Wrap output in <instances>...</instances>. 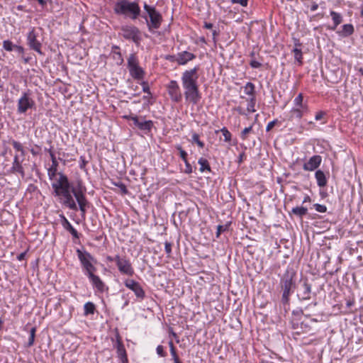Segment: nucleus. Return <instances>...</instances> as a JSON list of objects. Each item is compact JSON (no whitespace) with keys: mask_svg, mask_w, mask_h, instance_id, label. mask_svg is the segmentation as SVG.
<instances>
[{"mask_svg":"<svg viewBox=\"0 0 363 363\" xmlns=\"http://www.w3.org/2000/svg\"><path fill=\"white\" fill-rule=\"evenodd\" d=\"M84 313L86 315L93 314L95 311V306L91 302H87L84 304Z\"/></svg>","mask_w":363,"mask_h":363,"instance_id":"nucleus-31","label":"nucleus"},{"mask_svg":"<svg viewBox=\"0 0 363 363\" xmlns=\"http://www.w3.org/2000/svg\"><path fill=\"white\" fill-rule=\"evenodd\" d=\"M120 48L117 45H113L111 50V54L113 55V58L116 61L118 65H121L123 62V59L121 52L119 51Z\"/></svg>","mask_w":363,"mask_h":363,"instance_id":"nucleus-25","label":"nucleus"},{"mask_svg":"<svg viewBox=\"0 0 363 363\" xmlns=\"http://www.w3.org/2000/svg\"><path fill=\"white\" fill-rule=\"evenodd\" d=\"M303 94L301 93H300L295 99H294V103L296 106H300V107H302V103H303Z\"/></svg>","mask_w":363,"mask_h":363,"instance_id":"nucleus-42","label":"nucleus"},{"mask_svg":"<svg viewBox=\"0 0 363 363\" xmlns=\"http://www.w3.org/2000/svg\"><path fill=\"white\" fill-rule=\"evenodd\" d=\"M169 349H170V353H171V355L172 357V359H175V358H179L177 354V351H176V349L174 347V343L172 340H170L169 342Z\"/></svg>","mask_w":363,"mask_h":363,"instance_id":"nucleus-39","label":"nucleus"},{"mask_svg":"<svg viewBox=\"0 0 363 363\" xmlns=\"http://www.w3.org/2000/svg\"><path fill=\"white\" fill-rule=\"evenodd\" d=\"M72 192L79 204V207L81 212L82 213L83 215H84L86 213V206H87L88 202L82 189L81 184H79L77 188L73 187L72 189Z\"/></svg>","mask_w":363,"mask_h":363,"instance_id":"nucleus-13","label":"nucleus"},{"mask_svg":"<svg viewBox=\"0 0 363 363\" xmlns=\"http://www.w3.org/2000/svg\"><path fill=\"white\" fill-rule=\"evenodd\" d=\"M322 162V157L320 155H313L308 161L303 164V169L306 171H313L316 169Z\"/></svg>","mask_w":363,"mask_h":363,"instance_id":"nucleus-16","label":"nucleus"},{"mask_svg":"<svg viewBox=\"0 0 363 363\" xmlns=\"http://www.w3.org/2000/svg\"><path fill=\"white\" fill-rule=\"evenodd\" d=\"M313 206L315 211L320 213H325L327 211V207L325 205L315 203Z\"/></svg>","mask_w":363,"mask_h":363,"instance_id":"nucleus-43","label":"nucleus"},{"mask_svg":"<svg viewBox=\"0 0 363 363\" xmlns=\"http://www.w3.org/2000/svg\"><path fill=\"white\" fill-rule=\"evenodd\" d=\"M172 246V244L170 242L166 241L164 242V250H165V252L167 254V256L168 257H169L171 256Z\"/></svg>","mask_w":363,"mask_h":363,"instance_id":"nucleus-41","label":"nucleus"},{"mask_svg":"<svg viewBox=\"0 0 363 363\" xmlns=\"http://www.w3.org/2000/svg\"><path fill=\"white\" fill-rule=\"evenodd\" d=\"M50 158H51L52 163H55V160H57L56 157H55V153H53V154L50 153Z\"/></svg>","mask_w":363,"mask_h":363,"instance_id":"nucleus-64","label":"nucleus"},{"mask_svg":"<svg viewBox=\"0 0 363 363\" xmlns=\"http://www.w3.org/2000/svg\"><path fill=\"white\" fill-rule=\"evenodd\" d=\"M252 126L250 125L247 128H244V130L241 133V138L242 140H245L247 138V134H248L252 130Z\"/></svg>","mask_w":363,"mask_h":363,"instance_id":"nucleus-45","label":"nucleus"},{"mask_svg":"<svg viewBox=\"0 0 363 363\" xmlns=\"http://www.w3.org/2000/svg\"><path fill=\"white\" fill-rule=\"evenodd\" d=\"M185 89L184 96L186 101L196 105L200 101L201 96L199 93V86L194 85L193 86L184 87Z\"/></svg>","mask_w":363,"mask_h":363,"instance_id":"nucleus-12","label":"nucleus"},{"mask_svg":"<svg viewBox=\"0 0 363 363\" xmlns=\"http://www.w3.org/2000/svg\"><path fill=\"white\" fill-rule=\"evenodd\" d=\"M296 272L293 269H288L283 274L280 280V286L282 291L281 302L283 304H289V296L296 288L294 278Z\"/></svg>","mask_w":363,"mask_h":363,"instance_id":"nucleus-3","label":"nucleus"},{"mask_svg":"<svg viewBox=\"0 0 363 363\" xmlns=\"http://www.w3.org/2000/svg\"><path fill=\"white\" fill-rule=\"evenodd\" d=\"M311 286L307 281H304L302 285V291H301V297L303 300H308L311 298Z\"/></svg>","mask_w":363,"mask_h":363,"instance_id":"nucleus-23","label":"nucleus"},{"mask_svg":"<svg viewBox=\"0 0 363 363\" xmlns=\"http://www.w3.org/2000/svg\"><path fill=\"white\" fill-rule=\"evenodd\" d=\"M144 9L147 13L150 18V22L147 21L149 30L152 31L153 29H158L162 21V15L155 7L150 6L146 4L144 5Z\"/></svg>","mask_w":363,"mask_h":363,"instance_id":"nucleus-4","label":"nucleus"},{"mask_svg":"<svg viewBox=\"0 0 363 363\" xmlns=\"http://www.w3.org/2000/svg\"><path fill=\"white\" fill-rule=\"evenodd\" d=\"M192 141L196 143L197 144V145L201 147V148H203L204 147V143L203 142H202L201 140H200L199 139V134L197 133H194L193 135H192Z\"/></svg>","mask_w":363,"mask_h":363,"instance_id":"nucleus-38","label":"nucleus"},{"mask_svg":"<svg viewBox=\"0 0 363 363\" xmlns=\"http://www.w3.org/2000/svg\"><path fill=\"white\" fill-rule=\"evenodd\" d=\"M57 174V168H50L48 169V175L50 179H53V178Z\"/></svg>","mask_w":363,"mask_h":363,"instance_id":"nucleus-49","label":"nucleus"},{"mask_svg":"<svg viewBox=\"0 0 363 363\" xmlns=\"http://www.w3.org/2000/svg\"><path fill=\"white\" fill-rule=\"evenodd\" d=\"M77 254L82 267L86 271L87 275L89 274V273L96 272V269L94 266L93 262L96 263V260L89 252L86 251L82 252L79 249H77Z\"/></svg>","mask_w":363,"mask_h":363,"instance_id":"nucleus-5","label":"nucleus"},{"mask_svg":"<svg viewBox=\"0 0 363 363\" xmlns=\"http://www.w3.org/2000/svg\"><path fill=\"white\" fill-rule=\"evenodd\" d=\"M156 350H157V354H158L159 356H160V357H165V356L167 355V353L164 352V347H163V346H162V345H158V346L157 347Z\"/></svg>","mask_w":363,"mask_h":363,"instance_id":"nucleus-46","label":"nucleus"},{"mask_svg":"<svg viewBox=\"0 0 363 363\" xmlns=\"http://www.w3.org/2000/svg\"><path fill=\"white\" fill-rule=\"evenodd\" d=\"M250 65L252 68H259L262 66L260 62L255 60H251Z\"/></svg>","mask_w":363,"mask_h":363,"instance_id":"nucleus-51","label":"nucleus"},{"mask_svg":"<svg viewBox=\"0 0 363 363\" xmlns=\"http://www.w3.org/2000/svg\"><path fill=\"white\" fill-rule=\"evenodd\" d=\"M128 68L133 78L140 80L144 78L145 72L138 65V59L135 54H130L128 58Z\"/></svg>","mask_w":363,"mask_h":363,"instance_id":"nucleus-6","label":"nucleus"},{"mask_svg":"<svg viewBox=\"0 0 363 363\" xmlns=\"http://www.w3.org/2000/svg\"><path fill=\"white\" fill-rule=\"evenodd\" d=\"M167 87L171 99L174 102H179L182 99V95L177 82L171 80Z\"/></svg>","mask_w":363,"mask_h":363,"instance_id":"nucleus-14","label":"nucleus"},{"mask_svg":"<svg viewBox=\"0 0 363 363\" xmlns=\"http://www.w3.org/2000/svg\"><path fill=\"white\" fill-rule=\"evenodd\" d=\"M199 164H200V172H203L205 171H211V167L206 159L203 157L199 160Z\"/></svg>","mask_w":363,"mask_h":363,"instance_id":"nucleus-29","label":"nucleus"},{"mask_svg":"<svg viewBox=\"0 0 363 363\" xmlns=\"http://www.w3.org/2000/svg\"><path fill=\"white\" fill-rule=\"evenodd\" d=\"M38 33L36 32L35 28H32L27 35V43L30 49L35 50L39 54L42 55L41 51L42 44L38 40Z\"/></svg>","mask_w":363,"mask_h":363,"instance_id":"nucleus-11","label":"nucleus"},{"mask_svg":"<svg viewBox=\"0 0 363 363\" xmlns=\"http://www.w3.org/2000/svg\"><path fill=\"white\" fill-rule=\"evenodd\" d=\"M354 31V26L350 24H345L342 26V30L338 31L337 33L342 37H348L353 34Z\"/></svg>","mask_w":363,"mask_h":363,"instance_id":"nucleus-22","label":"nucleus"},{"mask_svg":"<svg viewBox=\"0 0 363 363\" xmlns=\"http://www.w3.org/2000/svg\"><path fill=\"white\" fill-rule=\"evenodd\" d=\"M235 110L240 114V115H245L246 113L243 111V109L241 107H237Z\"/></svg>","mask_w":363,"mask_h":363,"instance_id":"nucleus-61","label":"nucleus"},{"mask_svg":"<svg viewBox=\"0 0 363 363\" xmlns=\"http://www.w3.org/2000/svg\"><path fill=\"white\" fill-rule=\"evenodd\" d=\"M153 126V122L150 120L149 121H143L139 122L138 125L137 126L141 130H147L150 131Z\"/></svg>","mask_w":363,"mask_h":363,"instance_id":"nucleus-27","label":"nucleus"},{"mask_svg":"<svg viewBox=\"0 0 363 363\" xmlns=\"http://www.w3.org/2000/svg\"><path fill=\"white\" fill-rule=\"evenodd\" d=\"M184 172L186 174H190L192 172V167L190 164H187V165L185 166V170Z\"/></svg>","mask_w":363,"mask_h":363,"instance_id":"nucleus-55","label":"nucleus"},{"mask_svg":"<svg viewBox=\"0 0 363 363\" xmlns=\"http://www.w3.org/2000/svg\"><path fill=\"white\" fill-rule=\"evenodd\" d=\"M203 27L206 29H211L213 28V24L211 23L205 22Z\"/></svg>","mask_w":363,"mask_h":363,"instance_id":"nucleus-60","label":"nucleus"},{"mask_svg":"<svg viewBox=\"0 0 363 363\" xmlns=\"http://www.w3.org/2000/svg\"><path fill=\"white\" fill-rule=\"evenodd\" d=\"M196 58V55L187 51L179 52L176 57L175 61L180 65H186L188 62Z\"/></svg>","mask_w":363,"mask_h":363,"instance_id":"nucleus-17","label":"nucleus"},{"mask_svg":"<svg viewBox=\"0 0 363 363\" xmlns=\"http://www.w3.org/2000/svg\"><path fill=\"white\" fill-rule=\"evenodd\" d=\"M317 184L320 187H324L327 185V179L325 173L321 170H317L315 174Z\"/></svg>","mask_w":363,"mask_h":363,"instance_id":"nucleus-24","label":"nucleus"},{"mask_svg":"<svg viewBox=\"0 0 363 363\" xmlns=\"http://www.w3.org/2000/svg\"><path fill=\"white\" fill-rule=\"evenodd\" d=\"M59 178L52 184L55 196L62 199V204L72 210H77V206L71 194L72 189L67 177L62 172L57 173Z\"/></svg>","mask_w":363,"mask_h":363,"instance_id":"nucleus-1","label":"nucleus"},{"mask_svg":"<svg viewBox=\"0 0 363 363\" xmlns=\"http://www.w3.org/2000/svg\"><path fill=\"white\" fill-rule=\"evenodd\" d=\"M323 115H324V113H323V112H321V111H320V112H318V113H317L315 114V119L316 121H319V120H320V119L323 118Z\"/></svg>","mask_w":363,"mask_h":363,"instance_id":"nucleus-58","label":"nucleus"},{"mask_svg":"<svg viewBox=\"0 0 363 363\" xmlns=\"http://www.w3.org/2000/svg\"><path fill=\"white\" fill-rule=\"evenodd\" d=\"M318 4L315 2H313L311 6V11H315L318 9Z\"/></svg>","mask_w":363,"mask_h":363,"instance_id":"nucleus-59","label":"nucleus"},{"mask_svg":"<svg viewBox=\"0 0 363 363\" xmlns=\"http://www.w3.org/2000/svg\"><path fill=\"white\" fill-rule=\"evenodd\" d=\"M113 184L120 189V190L123 194L125 195V194H128V190L126 186L123 183L118 182H114Z\"/></svg>","mask_w":363,"mask_h":363,"instance_id":"nucleus-36","label":"nucleus"},{"mask_svg":"<svg viewBox=\"0 0 363 363\" xmlns=\"http://www.w3.org/2000/svg\"><path fill=\"white\" fill-rule=\"evenodd\" d=\"M87 276L89 278L94 286L99 291L103 292L104 291L105 284L99 278V277L95 275L94 272L89 273V274H88Z\"/></svg>","mask_w":363,"mask_h":363,"instance_id":"nucleus-19","label":"nucleus"},{"mask_svg":"<svg viewBox=\"0 0 363 363\" xmlns=\"http://www.w3.org/2000/svg\"><path fill=\"white\" fill-rule=\"evenodd\" d=\"M124 118L132 120L135 126L138 125L140 120L137 116H125Z\"/></svg>","mask_w":363,"mask_h":363,"instance_id":"nucleus-47","label":"nucleus"},{"mask_svg":"<svg viewBox=\"0 0 363 363\" xmlns=\"http://www.w3.org/2000/svg\"><path fill=\"white\" fill-rule=\"evenodd\" d=\"M277 120H274V121L269 122L267 125L266 130L269 131L270 130H272V128L274 126V125L277 123Z\"/></svg>","mask_w":363,"mask_h":363,"instance_id":"nucleus-53","label":"nucleus"},{"mask_svg":"<svg viewBox=\"0 0 363 363\" xmlns=\"http://www.w3.org/2000/svg\"><path fill=\"white\" fill-rule=\"evenodd\" d=\"M116 348L118 356L121 359L122 362L128 363V358L125 349L119 336L117 337Z\"/></svg>","mask_w":363,"mask_h":363,"instance_id":"nucleus-18","label":"nucleus"},{"mask_svg":"<svg viewBox=\"0 0 363 363\" xmlns=\"http://www.w3.org/2000/svg\"><path fill=\"white\" fill-rule=\"evenodd\" d=\"M227 229V225L223 226L221 225H218L217 227V232H216V237L218 238L221 233V232L225 231Z\"/></svg>","mask_w":363,"mask_h":363,"instance_id":"nucleus-50","label":"nucleus"},{"mask_svg":"<svg viewBox=\"0 0 363 363\" xmlns=\"http://www.w3.org/2000/svg\"><path fill=\"white\" fill-rule=\"evenodd\" d=\"M291 213L301 218L302 216L307 214L308 209H307V208L303 207V206H296V207L292 208Z\"/></svg>","mask_w":363,"mask_h":363,"instance_id":"nucleus-28","label":"nucleus"},{"mask_svg":"<svg viewBox=\"0 0 363 363\" xmlns=\"http://www.w3.org/2000/svg\"><path fill=\"white\" fill-rule=\"evenodd\" d=\"M35 332H36V328H32L30 330V336H33L35 337Z\"/></svg>","mask_w":363,"mask_h":363,"instance_id":"nucleus-62","label":"nucleus"},{"mask_svg":"<svg viewBox=\"0 0 363 363\" xmlns=\"http://www.w3.org/2000/svg\"><path fill=\"white\" fill-rule=\"evenodd\" d=\"M80 164L79 167L81 169H85L86 165L88 163V161L85 160V157L84 156L80 157Z\"/></svg>","mask_w":363,"mask_h":363,"instance_id":"nucleus-48","label":"nucleus"},{"mask_svg":"<svg viewBox=\"0 0 363 363\" xmlns=\"http://www.w3.org/2000/svg\"><path fill=\"white\" fill-rule=\"evenodd\" d=\"M35 337L30 336L28 339V342L27 343V347H30L34 344Z\"/></svg>","mask_w":363,"mask_h":363,"instance_id":"nucleus-56","label":"nucleus"},{"mask_svg":"<svg viewBox=\"0 0 363 363\" xmlns=\"http://www.w3.org/2000/svg\"><path fill=\"white\" fill-rule=\"evenodd\" d=\"M34 100L30 96L29 92H23L22 96L18 101L17 112L25 113L28 109L35 106Z\"/></svg>","mask_w":363,"mask_h":363,"instance_id":"nucleus-8","label":"nucleus"},{"mask_svg":"<svg viewBox=\"0 0 363 363\" xmlns=\"http://www.w3.org/2000/svg\"><path fill=\"white\" fill-rule=\"evenodd\" d=\"M14 49L19 53L24 52V48L22 46L15 45Z\"/></svg>","mask_w":363,"mask_h":363,"instance_id":"nucleus-57","label":"nucleus"},{"mask_svg":"<svg viewBox=\"0 0 363 363\" xmlns=\"http://www.w3.org/2000/svg\"><path fill=\"white\" fill-rule=\"evenodd\" d=\"M125 286L133 291L135 295L140 299H143L145 296V293L141 285L133 279H126L124 281Z\"/></svg>","mask_w":363,"mask_h":363,"instance_id":"nucleus-15","label":"nucleus"},{"mask_svg":"<svg viewBox=\"0 0 363 363\" xmlns=\"http://www.w3.org/2000/svg\"><path fill=\"white\" fill-rule=\"evenodd\" d=\"M11 144L15 150L21 152L22 156H25V150L23 145L19 142L13 140Z\"/></svg>","mask_w":363,"mask_h":363,"instance_id":"nucleus-32","label":"nucleus"},{"mask_svg":"<svg viewBox=\"0 0 363 363\" xmlns=\"http://www.w3.org/2000/svg\"><path fill=\"white\" fill-rule=\"evenodd\" d=\"M142 85H143V91L145 93L150 94V87H149L147 82H143L142 83Z\"/></svg>","mask_w":363,"mask_h":363,"instance_id":"nucleus-52","label":"nucleus"},{"mask_svg":"<svg viewBox=\"0 0 363 363\" xmlns=\"http://www.w3.org/2000/svg\"><path fill=\"white\" fill-rule=\"evenodd\" d=\"M15 45H13L10 40H4L3 42V48L7 51H12L14 49Z\"/></svg>","mask_w":363,"mask_h":363,"instance_id":"nucleus-40","label":"nucleus"},{"mask_svg":"<svg viewBox=\"0 0 363 363\" xmlns=\"http://www.w3.org/2000/svg\"><path fill=\"white\" fill-rule=\"evenodd\" d=\"M199 69L198 67H195L193 69L189 70H186L182 77V82L183 87L186 86H193L197 84V80L199 78L197 71Z\"/></svg>","mask_w":363,"mask_h":363,"instance_id":"nucleus-9","label":"nucleus"},{"mask_svg":"<svg viewBox=\"0 0 363 363\" xmlns=\"http://www.w3.org/2000/svg\"><path fill=\"white\" fill-rule=\"evenodd\" d=\"M291 118H296L298 119H300L303 116L302 111L300 108H292L291 111Z\"/></svg>","mask_w":363,"mask_h":363,"instance_id":"nucleus-35","label":"nucleus"},{"mask_svg":"<svg viewBox=\"0 0 363 363\" xmlns=\"http://www.w3.org/2000/svg\"><path fill=\"white\" fill-rule=\"evenodd\" d=\"M311 197L309 196H306L303 200V203H306V202H311Z\"/></svg>","mask_w":363,"mask_h":363,"instance_id":"nucleus-63","label":"nucleus"},{"mask_svg":"<svg viewBox=\"0 0 363 363\" xmlns=\"http://www.w3.org/2000/svg\"><path fill=\"white\" fill-rule=\"evenodd\" d=\"M223 135L224 136V141L225 142H230L231 140V133L230 131L225 128L223 127L220 130Z\"/></svg>","mask_w":363,"mask_h":363,"instance_id":"nucleus-33","label":"nucleus"},{"mask_svg":"<svg viewBox=\"0 0 363 363\" xmlns=\"http://www.w3.org/2000/svg\"><path fill=\"white\" fill-rule=\"evenodd\" d=\"M330 16L333 21V26L330 27V29L334 30L342 22V16L340 13L334 11H330Z\"/></svg>","mask_w":363,"mask_h":363,"instance_id":"nucleus-26","label":"nucleus"},{"mask_svg":"<svg viewBox=\"0 0 363 363\" xmlns=\"http://www.w3.org/2000/svg\"><path fill=\"white\" fill-rule=\"evenodd\" d=\"M63 219L62 225L63 227L69 231L72 235L75 238H79V233L77 230L72 225V224L69 222V220L64 216H62Z\"/></svg>","mask_w":363,"mask_h":363,"instance_id":"nucleus-21","label":"nucleus"},{"mask_svg":"<svg viewBox=\"0 0 363 363\" xmlns=\"http://www.w3.org/2000/svg\"><path fill=\"white\" fill-rule=\"evenodd\" d=\"M248 0H232L233 3L240 4L242 6H246L247 5Z\"/></svg>","mask_w":363,"mask_h":363,"instance_id":"nucleus-54","label":"nucleus"},{"mask_svg":"<svg viewBox=\"0 0 363 363\" xmlns=\"http://www.w3.org/2000/svg\"><path fill=\"white\" fill-rule=\"evenodd\" d=\"M255 101H256L255 97H251L250 99L248 104H247V110L249 113H253L255 111Z\"/></svg>","mask_w":363,"mask_h":363,"instance_id":"nucleus-34","label":"nucleus"},{"mask_svg":"<svg viewBox=\"0 0 363 363\" xmlns=\"http://www.w3.org/2000/svg\"><path fill=\"white\" fill-rule=\"evenodd\" d=\"M11 171L13 172H18L23 177L25 175L23 168L19 161V157L17 155L14 156L13 162L12 164Z\"/></svg>","mask_w":363,"mask_h":363,"instance_id":"nucleus-20","label":"nucleus"},{"mask_svg":"<svg viewBox=\"0 0 363 363\" xmlns=\"http://www.w3.org/2000/svg\"><path fill=\"white\" fill-rule=\"evenodd\" d=\"M115 262L118 267L119 272L121 274L133 276L134 274V269L132 267L130 262L124 257H121L118 255L114 257Z\"/></svg>","mask_w":363,"mask_h":363,"instance_id":"nucleus-10","label":"nucleus"},{"mask_svg":"<svg viewBox=\"0 0 363 363\" xmlns=\"http://www.w3.org/2000/svg\"><path fill=\"white\" fill-rule=\"evenodd\" d=\"M293 52H294V57L295 59L300 63L301 64L302 63V52L300 49H298L296 48H295L294 50H293Z\"/></svg>","mask_w":363,"mask_h":363,"instance_id":"nucleus-37","label":"nucleus"},{"mask_svg":"<svg viewBox=\"0 0 363 363\" xmlns=\"http://www.w3.org/2000/svg\"><path fill=\"white\" fill-rule=\"evenodd\" d=\"M116 14L128 17L133 20L138 18L140 14V8L137 2L128 0L118 1L113 8Z\"/></svg>","mask_w":363,"mask_h":363,"instance_id":"nucleus-2","label":"nucleus"},{"mask_svg":"<svg viewBox=\"0 0 363 363\" xmlns=\"http://www.w3.org/2000/svg\"><path fill=\"white\" fill-rule=\"evenodd\" d=\"M255 85L252 82H247L244 86V91L245 94L255 97Z\"/></svg>","mask_w":363,"mask_h":363,"instance_id":"nucleus-30","label":"nucleus"},{"mask_svg":"<svg viewBox=\"0 0 363 363\" xmlns=\"http://www.w3.org/2000/svg\"><path fill=\"white\" fill-rule=\"evenodd\" d=\"M122 36L128 40H132L136 45H139L141 40L140 31L133 26H125L121 28Z\"/></svg>","mask_w":363,"mask_h":363,"instance_id":"nucleus-7","label":"nucleus"},{"mask_svg":"<svg viewBox=\"0 0 363 363\" xmlns=\"http://www.w3.org/2000/svg\"><path fill=\"white\" fill-rule=\"evenodd\" d=\"M177 150H179V152L180 157H181L182 160H185V158H186V157H187V153H186V151H184V150L182 149V146H181V145H178L177 146Z\"/></svg>","mask_w":363,"mask_h":363,"instance_id":"nucleus-44","label":"nucleus"}]
</instances>
